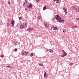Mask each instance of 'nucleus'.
<instances>
[{
    "instance_id": "f257e3e1",
    "label": "nucleus",
    "mask_w": 79,
    "mask_h": 79,
    "mask_svg": "<svg viewBox=\"0 0 79 79\" xmlns=\"http://www.w3.org/2000/svg\"><path fill=\"white\" fill-rule=\"evenodd\" d=\"M55 18L57 21H58L60 23H63V22L64 21V20L62 19H61V17L59 16L58 15H56L55 17Z\"/></svg>"
},
{
    "instance_id": "f03ea898",
    "label": "nucleus",
    "mask_w": 79,
    "mask_h": 79,
    "mask_svg": "<svg viewBox=\"0 0 79 79\" xmlns=\"http://www.w3.org/2000/svg\"><path fill=\"white\" fill-rule=\"evenodd\" d=\"M27 23H23L21 25L20 28V29H23V28H24L27 27Z\"/></svg>"
},
{
    "instance_id": "7ed1b4c3",
    "label": "nucleus",
    "mask_w": 79,
    "mask_h": 79,
    "mask_svg": "<svg viewBox=\"0 0 79 79\" xmlns=\"http://www.w3.org/2000/svg\"><path fill=\"white\" fill-rule=\"evenodd\" d=\"M71 9L72 10H75V11H76L77 13H78V12L79 11V10L77 9V8H76V7L74 6H72L71 7Z\"/></svg>"
},
{
    "instance_id": "20e7f679",
    "label": "nucleus",
    "mask_w": 79,
    "mask_h": 79,
    "mask_svg": "<svg viewBox=\"0 0 79 79\" xmlns=\"http://www.w3.org/2000/svg\"><path fill=\"white\" fill-rule=\"evenodd\" d=\"M44 78H47V77H48V75L47 74L46 72L44 71Z\"/></svg>"
},
{
    "instance_id": "39448f33",
    "label": "nucleus",
    "mask_w": 79,
    "mask_h": 79,
    "mask_svg": "<svg viewBox=\"0 0 79 79\" xmlns=\"http://www.w3.org/2000/svg\"><path fill=\"white\" fill-rule=\"evenodd\" d=\"M27 31H29V32H32V31H33V28H28L27 29Z\"/></svg>"
},
{
    "instance_id": "423d86ee",
    "label": "nucleus",
    "mask_w": 79,
    "mask_h": 79,
    "mask_svg": "<svg viewBox=\"0 0 79 79\" xmlns=\"http://www.w3.org/2000/svg\"><path fill=\"white\" fill-rule=\"evenodd\" d=\"M27 6L28 8H32V5L31 4H29V5H27Z\"/></svg>"
},
{
    "instance_id": "0eeeda50",
    "label": "nucleus",
    "mask_w": 79,
    "mask_h": 79,
    "mask_svg": "<svg viewBox=\"0 0 79 79\" xmlns=\"http://www.w3.org/2000/svg\"><path fill=\"white\" fill-rule=\"evenodd\" d=\"M11 24H12V26H13L15 24V21H14V20H12V21L11 22Z\"/></svg>"
},
{
    "instance_id": "6e6552de",
    "label": "nucleus",
    "mask_w": 79,
    "mask_h": 79,
    "mask_svg": "<svg viewBox=\"0 0 79 79\" xmlns=\"http://www.w3.org/2000/svg\"><path fill=\"white\" fill-rule=\"evenodd\" d=\"M44 25L45 27H49V25H48L47 23H44Z\"/></svg>"
},
{
    "instance_id": "1a4fd4ad",
    "label": "nucleus",
    "mask_w": 79,
    "mask_h": 79,
    "mask_svg": "<svg viewBox=\"0 0 79 79\" xmlns=\"http://www.w3.org/2000/svg\"><path fill=\"white\" fill-rule=\"evenodd\" d=\"M62 52H63V53L64 55H65V56H66V55H67V53H66V52H65V51H64V50H63L62 51Z\"/></svg>"
},
{
    "instance_id": "9d476101",
    "label": "nucleus",
    "mask_w": 79,
    "mask_h": 79,
    "mask_svg": "<svg viewBox=\"0 0 79 79\" xmlns=\"http://www.w3.org/2000/svg\"><path fill=\"white\" fill-rule=\"evenodd\" d=\"M77 26H73L71 28L72 29H75V28H77Z\"/></svg>"
},
{
    "instance_id": "9b49d317",
    "label": "nucleus",
    "mask_w": 79,
    "mask_h": 79,
    "mask_svg": "<svg viewBox=\"0 0 79 79\" xmlns=\"http://www.w3.org/2000/svg\"><path fill=\"white\" fill-rule=\"evenodd\" d=\"M54 27L53 29L54 31H56V30H57V27Z\"/></svg>"
},
{
    "instance_id": "f8f14e48",
    "label": "nucleus",
    "mask_w": 79,
    "mask_h": 79,
    "mask_svg": "<svg viewBox=\"0 0 79 79\" xmlns=\"http://www.w3.org/2000/svg\"><path fill=\"white\" fill-rule=\"evenodd\" d=\"M6 67L7 68H12V66L10 65H8L7 66H6Z\"/></svg>"
},
{
    "instance_id": "ddd939ff",
    "label": "nucleus",
    "mask_w": 79,
    "mask_h": 79,
    "mask_svg": "<svg viewBox=\"0 0 79 79\" xmlns=\"http://www.w3.org/2000/svg\"><path fill=\"white\" fill-rule=\"evenodd\" d=\"M27 3V1H26V0H25V1L23 4V6H24V5H26V3Z\"/></svg>"
},
{
    "instance_id": "4468645a",
    "label": "nucleus",
    "mask_w": 79,
    "mask_h": 79,
    "mask_svg": "<svg viewBox=\"0 0 79 79\" xmlns=\"http://www.w3.org/2000/svg\"><path fill=\"white\" fill-rule=\"evenodd\" d=\"M28 54V52H24V54L25 55H27Z\"/></svg>"
},
{
    "instance_id": "2eb2a0df",
    "label": "nucleus",
    "mask_w": 79,
    "mask_h": 79,
    "mask_svg": "<svg viewBox=\"0 0 79 79\" xmlns=\"http://www.w3.org/2000/svg\"><path fill=\"white\" fill-rule=\"evenodd\" d=\"M39 66H44V65H43V64L41 63L39 64Z\"/></svg>"
},
{
    "instance_id": "dca6fc26",
    "label": "nucleus",
    "mask_w": 79,
    "mask_h": 79,
    "mask_svg": "<svg viewBox=\"0 0 79 79\" xmlns=\"http://www.w3.org/2000/svg\"><path fill=\"white\" fill-rule=\"evenodd\" d=\"M46 8H47V7L46 6H45L43 8V10H46Z\"/></svg>"
},
{
    "instance_id": "f3484780",
    "label": "nucleus",
    "mask_w": 79,
    "mask_h": 79,
    "mask_svg": "<svg viewBox=\"0 0 79 79\" xmlns=\"http://www.w3.org/2000/svg\"><path fill=\"white\" fill-rule=\"evenodd\" d=\"M61 1V0H58L56 2V3H60V2Z\"/></svg>"
},
{
    "instance_id": "a211bd4d",
    "label": "nucleus",
    "mask_w": 79,
    "mask_h": 79,
    "mask_svg": "<svg viewBox=\"0 0 79 79\" xmlns=\"http://www.w3.org/2000/svg\"><path fill=\"white\" fill-rule=\"evenodd\" d=\"M40 2V0H36V3H39Z\"/></svg>"
},
{
    "instance_id": "6ab92c4d",
    "label": "nucleus",
    "mask_w": 79,
    "mask_h": 79,
    "mask_svg": "<svg viewBox=\"0 0 79 79\" xmlns=\"http://www.w3.org/2000/svg\"><path fill=\"white\" fill-rule=\"evenodd\" d=\"M34 55V53H32L30 55L31 56H32Z\"/></svg>"
},
{
    "instance_id": "aec40b11",
    "label": "nucleus",
    "mask_w": 79,
    "mask_h": 79,
    "mask_svg": "<svg viewBox=\"0 0 79 79\" xmlns=\"http://www.w3.org/2000/svg\"><path fill=\"white\" fill-rule=\"evenodd\" d=\"M49 52H53V50H52V49H50V50L49 51Z\"/></svg>"
},
{
    "instance_id": "412c9836",
    "label": "nucleus",
    "mask_w": 79,
    "mask_h": 79,
    "mask_svg": "<svg viewBox=\"0 0 79 79\" xmlns=\"http://www.w3.org/2000/svg\"><path fill=\"white\" fill-rule=\"evenodd\" d=\"M66 56L65 55L63 54V55H61V57H64V56Z\"/></svg>"
},
{
    "instance_id": "4be33fe9",
    "label": "nucleus",
    "mask_w": 79,
    "mask_h": 79,
    "mask_svg": "<svg viewBox=\"0 0 79 79\" xmlns=\"http://www.w3.org/2000/svg\"><path fill=\"white\" fill-rule=\"evenodd\" d=\"M23 19V17H20L19 18V20H21V19Z\"/></svg>"
},
{
    "instance_id": "5701e85b",
    "label": "nucleus",
    "mask_w": 79,
    "mask_h": 79,
    "mask_svg": "<svg viewBox=\"0 0 79 79\" xmlns=\"http://www.w3.org/2000/svg\"><path fill=\"white\" fill-rule=\"evenodd\" d=\"M8 3L9 5H10V3H11V2H10V1H8Z\"/></svg>"
},
{
    "instance_id": "b1692460",
    "label": "nucleus",
    "mask_w": 79,
    "mask_h": 79,
    "mask_svg": "<svg viewBox=\"0 0 79 79\" xmlns=\"http://www.w3.org/2000/svg\"><path fill=\"white\" fill-rule=\"evenodd\" d=\"M4 56L2 54V55L1 56V58H3Z\"/></svg>"
},
{
    "instance_id": "393cba45",
    "label": "nucleus",
    "mask_w": 79,
    "mask_h": 79,
    "mask_svg": "<svg viewBox=\"0 0 79 79\" xmlns=\"http://www.w3.org/2000/svg\"><path fill=\"white\" fill-rule=\"evenodd\" d=\"M7 25L8 26H10V23H7Z\"/></svg>"
},
{
    "instance_id": "a878e982",
    "label": "nucleus",
    "mask_w": 79,
    "mask_h": 79,
    "mask_svg": "<svg viewBox=\"0 0 79 79\" xmlns=\"http://www.w3.org/2000/svg\"><path fill=\"white\" fill-rule=\"evenodd\" d=\"M65 32H66V30H63L64 34V33H65Z\"/></svg>"
},
{
    "instance_id": "bb28decb",
    "label": "nucleus",
    "mask_w": 79,
    "mask_h": 79,
    "mask_svg": "<svg viewBox=\"0 0 79 79\" xmlns=\"http://www.w3.org/2000/svg\"><path fill=\"white\" fill-rule=\"evenodd\" d=\"M24 52H23L22 53V55H24Z\"/></svg>"
},
{
    "instance_id": "cd10ccee",
    "label": "nucleus",
    "mask_w": 79,
    "mask_h": 79,
    "mask_svg": "<svg viewBox=\"0 0 79 79\" xmlns=\"http://www.w3.org/2000/svg\"><path fill=\"white\" fill-rule=\"evenodd\" d=\"M14 51L15 52H17V51H18V50L17 49H15Z\"/></svg>"
},
{
    "instance_id": "c85d7f7f",
    "label": "nucleus",
    "mask_w": 79,
    "mask_h": 79,
    "mask_svg": "<svg viewBox=\"0 0 79 79\" xmlns=\"http://www.w3.org/2000/svg\"><path fill=\"white\" fill-rule=\"evenodd\" d=\"M64 13H68L67 12V11H66V10H65L64 11Z\"/></svg>"
},
{
    "instance_id": "c756f323",
    "label": "nucleus",
    "mask_w": 79,
    "mask_h": 79,
    "mask_svg": "<svg viewBox=\"0 0 79 79\" xmlns=\"http://www.w3.org/2000/svg\"><path fill=\"white\" fill-rule=\"evenodd\" d=\"M73 63H70L69 64L70 66H71V65H73Z\"/></svg>"
},
{
    "instance_id": "7c9ffc66",
    "label": "nucleus",
    "mask_w": 79,
    "mask_h": 79,
    "mask_svg": "<svg viewBox=\"0 0 79 79\" xmlns=\"http://www.w3.org/2000/svg\"><path fill=\"white\" fill-rule=\"evenodd\" d=\"M37 18H38V19H40L41 17H40V16L38 17Z\"/></svg>"
},
{
    "instance_id": "2f4dec72",
    "label": "nucleus",
    "mask_w": 79,
    "mask_h": 79,
    "mask_svg": "<svg viewBox=\"0 0 79 79\" xmlns=\"http://www.w3.org/2000/svg\"><path fill=\"white\" fill-rule=\"evenodd\" d=\"M63 10H65H65H66V9H64V8H63Z\"/></svg>"
},
{
    "instance_id": "473e14b6",
    "label": "nucleus",
    "mask_w": 79,
    "mask_h": 79,
    "mask_svg": "<svg viewBox=\"0 0 79 79\" xmlns=\"http://www.w3.org/2000/svg\"><path fill=\"white\" fill-rule=\"evenodd\" d=\"M58 0H53V1H55V2H57Z\"/></svg>"
},
{
    "instance_id": "72a5a7b5",
    "label": "nucleus",
    "mask_w": 79,
    "mask_h": 79,
    "mask_svg": "<svg viewBox=\"0 0 79 79\" xmlns=\"http://www.w3.org/2000/svg\"><path fill=\"white\" fill-rule=\"evenodd\" d=\"M76 19H77L78 21H79V18H77Z\"/></svg>"
},
{
    "instance_id": "f704fd0d",
    "label": "nucleus",
    "mask_w": 79,
    "mask_h": 79,
    "mask_svg": "<svg viewBox=\"0 0 79 79\" xmlns=\"http://www.w3.org/2000/svg\"><path fill=\"white\" fill-rule=\"evenodd\" d=\"M25 11H26V10H27V9H26V8H25Z\"/></svg>"
},
{
    "instance_id": "c9c22d12",
    "label": "nucleus",
    "mask_w": 79,
    "mask_h": 79,
    "mask_svg": "<svg viewBox=\"0 0 79 79\" xmlns=\"http://www.w3.org/2000/svg\"><path fill=\"white\" fill-rule=\"evenodd\" d=\"M12 3H13V4L14 3V2H12Z\"/></svg>"
},
{
    "instance_id": "e433bc0d",
    "label": "nucleus",
    "mask_w": 79,
    "mask_h": 79,
    "mask_svg": "<svg viewBox=\"0 0 79 79\" xmlns=\"http://www.w3.org/2000/svg\"><path fill=\"white\" fill-rule=\"evenodd\" d=\"M51 30H52V28H51Z\"/></svg>"
}]
</instances>
